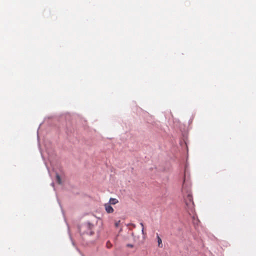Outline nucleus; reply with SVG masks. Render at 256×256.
Listing matches in <instances>:
<instances>
[{
  "label": "nucleus",
  "instance_id": "f257e3e1",
  "mask_svg": "<svg viewBox=\"0 0 256 256\" xmlns=\"http://www.w3.org/2000/svg\"><path fill=\"white\" fill-rule=\"evenodd\" d=\"M185 182V179L184 180V183L182 184V192H186V195L184 196V200L186 204V208L188 211V212L190 214L194 212V204L193 202L192 196L190 192L188 190V188H186L184 184Z\"/></svg>",
  "mask_w": 256,
  "mask_h": 256
},
{
  "label": "nucleus",
  "instance_id": "0eeeda50",
  "mask_svg": "<svg viewBox=\"0 0 256 256\" xmlns=\"http://www.w3.org/2000/svg\"><path fill=\"white\" fill-rule=\"evenodd\" d=\"M140 225L142 226V232H144V224L142 222V223H140Z\"/></svg>",
  "mask_w": 256,
  "mask_h": 256
},
{
  "label": "nucleus",
  "instance_id": "6e6552de",
  "mask_svg": "<svg viewBox=\"0 0 256 256\" xmlns=\"http://www.w3.org/2000/svg\"><path fill=\"white\" fill-rule=\"evenodd\" d=\"M127 246H128V247H130V248H133V246H133V245H132V244H128L127 245Z\"/></svg>",
  "mask_w": 256,
  "mask_h": 256
},
{
  "label": "nucleus",
  "instance_id": "7ed1b4c3",
  "mask_svg": "<svg viewBox=\"0 0 256 256\" xmlns=\"http://www.w3.org/2000/svg\"><path fill=\"white\" fill-rule=\"evenodd\" d=\"M156 238L158 239V246L160 248H162L163 246H162V240L160 238V237L158 234H156Z\"/></svg>",
  "mask_w": 256,
  "mask_h": 256
},
{
  "label": "nucleus",
  "instance_id": "39448f33",
  "mask_svg": "<svg viewBox=\"0 0 256 256\" xmlns=\"http://www.w3.org/2000/svg\"><path fill=\"white\" fill-rule=\"evenodd\" d=\"M56 180L58 184H60L62 183L60 177L58 174L56 176Z\"/></svg>",
  "mask_w": 256,
  "mask_h": 256
},
{
  "label": "nucleus",
  "instance_id": "1a4fd4ad",
  "mask_svg": "<svg viewBox=\"0 0 256 256\" xmlns=\"http://www.w3.org/2000/svg\"><path fill=\"white\" fill-rule=\"evenodd\" d=\"M106 244H107L108 247V248H110V246H108V243H106Z\"/></svg>",
  "mask_w": 256,
  "mask_h": 256
},
{
  "label": "nucleus",
  "instance_id": "20e7f679",
  "mask_svg": "<svg viewBox=\"0 0 256 256\" xmlns=\"http://www.w3.org/2000/svg\"><path fill=\"white\" fill-rule=\"evenodd\" d=\"M118 202V200L116 198H110L109 200L110 204H115Z\"/></svg>",
  "mask_w": 256,
  "mask_h": 256
},
{
  "label": "nucleus",
  "instance_id": "f03ea898",
  "mask_svg": "<svg viewBox=\"0 0 256 256\" xmlns=\"http://www.w3.org/2000/svg\"><path fill=\"white\" fill-rule=\"evenodd\" d=\"M104 206L105 210L108 213L110 214L114 212V208L109 204H106Z\"/></svg>",
  "mask_w": 256,
  "mask_h": 256
},
{
  "label": "nucleus",
  "instance_id": "423d86ee",
  "mask_svg": "<svg viewBox=\"0 0 256 256\" xmlns=\"http://www.w3.org/2000/svg\"><path fill=\"white\" fill-rule=\"evenodd\" d=\"M120 222V220H119L118 222L115 223V226H116V227H118V226Z\"/></svg>",
  "mask_w": 256,
  "mask_h": 256
}]
</instances>
